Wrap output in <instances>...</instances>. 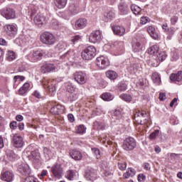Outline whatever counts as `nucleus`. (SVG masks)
Listing matches in <instances>:
<instances>
[{"label": "nucleus", "instance_id": "412c9836", "mask_svg": "<svg viewBox=\"0 0 182 182\" xmlns=\"http://www.w3.org/2000/svg\"><path fill=\"white\" fill-rule=\"evenodd\" d=\"M68 11L73 14L76 15L80 12V9L79 8V4L77 3H70L68 7Z\"/></svg>", "mask_w": 182, "mask_h": 182}, {"label": "nucleus", "instance_id": "680f3d73", "mask_svg": "<svg viewBox=\"0 0 182 182\" xmlns=\"http://www.w3.org/2000/svg\"><path fill=\"white\" fill-rule=\"evenodd\" d=\"M177 21H178V17L173 16L171 18V25H176L177 23Z\"/></svg>", "mask_w": 182, "mask_h": 182}, {"label": "nucleus", "instance_id": "f704fd0d", "mask_svg": "<svg viewBox=\"0 0 182 182\" xmlns=\"http://www.w3.org/2000/svg\"><path fill=\"white\" fill-rule=\"evenodd\" d=\"M151 80H153L154 83H156L157 85H160V83L161 82L160 75L157 73H154L152 74Z\"/></svg>", "mask_w": 182, "mask_h": 182}, {"label": "nucleus", "instance_id": "864d4df0", "mask_svg": "<svg viewBox=\"0 0 182 182\" xmlns=\"http://www.w3.org/2000/svg\"><path fill=\"white\" fill-rule=\"evenodd\" d=\"M146 116H147L146 111L139 112L135 114V117H146Z\"/></svg>", "mask_w": 182, "mask_h": 182}, {"label": "nucleus", "instance_id": "ea45409f", "mask_svg": "<svg viewBox=\"0 0 182 182\" xmlns=\"http://www.w3.org/2000/svg\"><path fill=\"white\" fill-rule=\"evenodd\" d=\"M43 153L46 159L47 160H50V157H52V151L48 147L43 148Z\"/></svg>", "mask_w": 182, "mask_h": 182}, {"label": "nucleus", "instance_id": "72a5a7b5", "mask_svg": "<svg viewBox=\"0 0 182 182\" xmlns=\"http://www.w3.org/2000/svg\"><path fill=\"white\" fill-rule=\"evenodd\" d=\"M136 175V170L132 168H129L128 171L124 173V178H129V177H133Z\"/></svg>", "mask_w": 182, "mask_h": 182}, {"label": "nucleus", "instance_id": "c03bdc74", "mask_svg": "<svg viewBox=\"0 0 182 182\" xmlns=\"http://www.w3.org/2000/svg\"><path fill=\"white\" fill-rule=\"evenodd\" d=\"M94 126H95V127H97V130H105V124L102 123V122H99L97 121L94 122Z\"/></svg>", "mask_w": 182, "mask_h": 182}, {"label": "nucleus", "instance_id": "e2e57ef3", "mask_svg": "<svg viewBox=\"0 0 182 182\" xmlns=\"http://www.w3.org/2000/svg\"><path fill=\"white\" fill-rule=\"evenodd\" d=\"M144 180H146V176H144V174L140 173L138 175V181L139 182H143V181H144Z\"/></svg>", "mask_w": 182, "mask_h": 182}, {"label": "nucleus", "instance_id": "8fccbe9b", "mask_svg": "<svg viewBox=\"0 0 182 182\" xmlns=\"http://www.w3.org/2000/svg\"><path fill=\"white\" fill-rule=\"evenodd\" d=\"M129 70H131L132 73H136V72L139 70V64H132L129 67Z\"/></svg>", "mask_w": 182, "mask_h": 182}, {"label": "nucleus", "instance_id": "b1692460", "mask_svg": "<svg viewBox=\"0 0 182 182\" xmlns=\"http://www.w3.org/2000/svg\"><path fill=\"white\" fill-rule=\"evenodd\" d=\"M119 11L120 15H127L129 13V6L126 3H120L119 5Z\"/></svg>", "mask_w": 182, "mask_h": 182}, {"label": "nucleus", "instance_id": "4be33fe9", "mask_svg": "<svg viewBox=\"0 0 182 182\" xmlns=\"http://www.w3.org/2000/svg\"><path fill=\"white\" fill-rule=\"evenodd\" d=\"M56 66L53 64H45L41 67L43 73H49V72H55Z\"/></svg>", "mask_w": 182, "mask_h": 182}, {"label": "nucleus", "instance_id": "bf43d9fd", "mask_svg": "<svg viewBox=\"0 0 182 182\" xmlns=\"http://www.w3.org/2000/svg\"><path fill=\"white\" fill-rule=\"evenodd\" d=\"M10 129L13 130H16L18 129V122L16 121H13L10 123Z\"/></svg>", "mask_w": 182, "mask_h": 182}, {"label": "nucleus", "instance_id": "393cba45", "mask_svg": "<svg viewBox=\"0 0 182 182\" xmlns=\"http://www.w3.org/2000/svg\"><path fill=\"white\" fill-rule=\"evenodd\" d=\"M97 175L96 174V171L95 170H91L85 173V178L90 181H94V180H96V177Z\"/></svg>", "mask_w": 182, "mask_h": 182}, {"label": "nucleus", "instance_id": "0eeeda50", "mask_svg": "<svg viewBox=\"0 0 182 182\" xmlns=\"http://www.w3.org/2000/svg\"><path fill=\"white\" fill-rule=\"evenodd\" d=\"M74 80L79 85H85L87 82V75L82 71H76L74 74Z\"/></svg>", "mask_w": 182, "mask_h": 182}, {"label": "nucleus", "instance_id": "6e6d98bb", "mask_svg": "<svg viewBox=\"0 0 182 182\" xmlns=\"http://www.w3.org/2000/svg\"><path fill=\"white\" fill-rule=\"evenodd\" d=\"M177 29L174 27H171L168 30V32L166 33L168 35H170L171 36H173L176 33V31Z\"/></svg>", "mask_w": 182, "mask_h": 182}, {"label": "nucleus", "instance_id": "5701e85b", "mask_svg": "<svg viewBox=\"0 0 182 182\" xmlns=\"http://www.w3.org/2000/svg\"><path fill=\"white\" fill-rule=\"evenodd\" d=\"M112 31L114 35H117L118 36H123L126 32L124 27L119 26L112 27Z\"/></svg>", "mask_w": 182, "mask_h": 182}, {"label": "nucleus", "instance_id": "9b49d317", "mask_svg": "<svg viewBox=\"0 0 182 182\" xmlns=\"http://www.w3.org/2000/svg\"><path fill=\"white\" fill-rule=\"evenodd\" d=\"M5 31L9 36H15L16 33H18V26L15 23L6 24Z\"/></svg>", "mask_w": 182, "mask_h": 182}, {"label": "nucleus", "instance_id": "3c124183", "mask_svg": "<svg viewBox=\"0 0 182 182\" xmlns=\"http://www.w3.org/2000/svg\"><path fill=\"white\" fill-rule=\"evenodd\" d=\"M80 39H82L80 36L77 35V36L72 37L71 42H73V45H75V43H77V42H79V41H80Z\"/></svg>", "mask_w": 182, "mask_h": 182}, {"label": "nucleus", "instance_id": "2f4dec72", "mask_svg": "<svg viewBox=\"0 0 182 182\" xmlns=\"http://www.w3.org/2000/svg\"><path fill=\"white\" fill-rule=\"evenodd\" d=\"M148 53L149 55H153L154 56H156L157 55V53H159V46L154 45V46H151L148 49Z\"/></svg>", "mask_w": 182, "mask_h": 182}, {"label": "nucleus", "instance_id": "49530a36", "mask_svg": "<svg viewBox=\"0 0 182 182\" xmlns=\"http://www.w3.org/2000/svg\"><path fill=\"white\" fill-rule=\"evenodd\" d=\"M16 55L14 51H9L7 53L6 59L7 60H9L10 62L15 60Z\"/></svg>", "mask_w": 182, "mask_h": 182}, {"label": "nucleus", "instance_id": "4468645a", "mask_svg": "<svg viewBox=\"0 0 182 182\" xmlns=\"http://www.w3.org/2000/svg\"><path fill=\"white\" fill-rule=\"evenodd\" d=\"M18 170L19 173H21V174H23V176H29V174H31V173L29 165L25 163L18 165Z\"/></svg>", "mask_w": 182, "mask_h": 182}, {"label": "nucleus", "instance_id": "6e6552de", "mask_svg": "<svg viewBox=\"0 0 182 182\" xmlns=\"http://www.w3.org/2000/svg\"><path fill=\"white\" fill-rule=\"evenodd\" d=\"M89 41L91 43L100 42L102 41V31L99 30L92 31L89 36Z\"/></svg>", "mask_w": 182, "mask_h": 182}, {"label": "nucleus", "instance_id": "37998d69", "mask_svg": "<svg viewBox=\"0 0 182 182\" xmlns=\"http://www.w3.org/2000/svg\"><path fill=\"white\" fill-rule=\"evenodd\" d=\"M159 134H160V130L156 129V130L154 131L149 135L150 140H154V139H157Z\"/></svg>", "mask_w": 182, "mask_h": 182}, {"label": "nucleus", "instance_id": "aec40b11", "mask_svg": "<svg viewBox=\"0 0 182 182\" xmlns=\"http://www.w3.org/2000/svg\"><path fill=\"white\" fill-rule=\"evenodd\" d=\"M70 156L71 158L73 159V160L77 161L82 160V157H83V156L82 155V152L76 149L70 150Z\"/></svg>", "mask_w": 182, "mask_h": 182}, {"label": "nucleus", "instance_id": "2eb2a0df", "mask_svg": "<svg viewBox=\"0 0 182 182\" xmlns=\"http://www.w3.org/2000/svg\"><path fill=\"white\" fill-rule=\"evenodd\" d=\"M33 22L37 26H41V25H45L48 21L45 16L38 14L34 17Z\"/></svg>", "mask_w": 182, "mask_h": 182}, {"label": "nucleus", "instance_id": "a878e982", "mask_svg": "<svg viewBox=\"0 0 182 182\" xmlns=\"http://www.w3.org/2000/svg\"><path fill=\"white\" fill-rule=\"evenodd\" d=\"M148 33H149L150 36L154 39H159V33L156 31V28L152 26H150L147 28Z\"/></svg>", "mask_w": 182, "mask_h": 182}, {"label": "nucleus", "instance_id": "de8ad7c7", "mask_svg": "<svg viewBox=\"0 0 182 182\" xmlns=\"http://www.w3.org/2000/svg\"><path fill=\"white\" fill-rule=\"evenodd\" d=\"M79 95H77L75 92H71L68 97V99L70 102H75V100H77Z\"/></svg>", "mask_w": 182, "mask_h": 182}, {"label": "nucleus", "instance_id": "5fc2aeb1", "mask_svg": "<svg viewBox=\"0 0 182 182\" xmlns=\"http://www.w3.org/2000/svg\"><path fill=\"white\" fill-rule=\"evenodd\" d=\"M118 167L119 170H122V171L126 170V168L127 167V164L126 162L118 163Z\"/></svg>", "mask_w": 182, "mask_h": 182}, {"label": "nucleus", "instance_id": "052dcab7", "mask_svg": "<svg viewBox=\"0 0 182 182\" xmlns=\"http://www.w3.org/2000/svg\"><path fill=\"white\" fill-rule=\"evenodd\" d=\"M48 176V171L43 170L40 174H38V178L42 180L44 177H46Z\"/></svg>", "mask_w": 182, "mask_h": 182}, {"label": "nucleus", "instance_id": "f257e3e1", "mask_svg": "<svg viewBox=\"0 0 182 182\" xmlns=\"http://www.w3.org/2000/svg\"><path fill=\"white\" fill-rule=\"evenodd\" d=\"M24 154L31 160L34 164H38L41 161V154L38 151H31V148H26L24 151Z\"/></svg>", "mask_w": 182, "mask_h": 182}, {"label": "nucleus", "instance_id": "69168bd1", "mask_svg": "<svg viewBox=\"0 0 182 182\" xmlns=\"http://www.w3.org/2000/svg\"><path fill=\"white\" fill-rule=\"evenodd\" d=\"M149 22V18L148 17H141L140 20V23L142 25H146V23Z\"/></svg>", "mask_w": 182, "mask_h": 182}, {"label": "nucleus", "instance_id": "20e7f679", "mask_svg": "<svg viewBox=\"0 0 182 182\" xmlns=\"http://www.w3.org/2000/svg\"><path fill=\"white\" fill-rule=\"evenodd\" d=\"M41 42L44 45L52 46L56 42L55 36L49 32H44L41 36Z\"/></svg>", "mask_w": 182, "mask_h": 182}, {"label": "nucleus", "instance_id": "c85d7f7f", "mask_svg": "<svg viewBox=\"0 0 182 182\" xmlns=\"http://www.w3.org/2000/svg\"><path fill=\"white\" fill-rule=\"evenodd\" d=\"M116 14L113 11H109L104 15L103 21L105 22H109V21H112V19H114L115 18Z\"/></svg>", "mask_w": 182, "mask_h": 182}, {"label": "nucleus", "instance_id": "f3484780", "mask_svg": "<svg viewBox=\"0 0 182 182\" xmlns=\"http://www.w3.org/2000/svg\"><path fill=\"white\" fill-rule=\"evenodd\" d=\"M14 173L7 171L5 172L1 173V178L3 180V181H6V182H11L14 181Z\"/></svg>", "mask_w": 182, "mask_h": 182}, {"label": "nucleus", "instance_id": "f03ea898", "mask_svg": "<svg viewBox=\"0 0 182 182\" xmlns=\"http://www.w3.org/2000/svg\"><path fill=\"white\" fill-rule=\"evenodd\" d=\"M81 56L84 60H90L96 56V48L93 46H88L81 53Z\"/></svg>", "mask_w": 182, "mask_h": 182}, {"label": "nucleus", "instance_id": "1a4fd4ad", "mask_svg": "<svg viewBox=\"0 0 182 182\" xmlns=\"http://www.w3.org/2000/svg\"><path fill=\"white\" fill-rule=\"evenodd\" d=\"M96 65L98 68H100V69H106V68L110 65V61H109V58L102 55L97 58Z\"/></svg>", "mask_w": 182, "mask_h": 182}, {"label": "nucleus", "instance_id": "39448f33", "mask_svg": "<svg viewBox=\"0 0 182 182\" xmlns=\"http://www.w3.org/2000/svg\"><path fill=\"white\" fill-rule=\"evenodd\" d=\"M122 147L126 151H132L136 148V140L133 137H128L123 141Z\"/></svg>", "mask_w": 182, "mask_h": 182}, {"label": "nucleus", "instance_id": "ddd939ff", "mask_svg": "<svg viewBox=\"0 0 182 182\" xmlns=\"http://www.w3.org/2000/svg\"><path fill=\"white\" fill-rule=\"evenodd\" d=\"M44 89H48L49 90V93L50 96H55V93H56V87L54 83H52L51 80H48L43 83Z\"/></svg>", "mask_w": 182, "mask_h": 182}, {"label": "nucleus", "instance_id": "4c0bfd02", "mask_svg": "<svg viewBox=\"0 0 182 182\" xmlns=\"http://www.w3.org/2000/svg\"><path fill=\"white\" fill-rule=\"evenodd\" d=\"M119 97L122 100L127 102V103H130L132 100V95H130V94H122Z\"/></svg>", "mask_w": 182, "mask_h": 182}, {"label": "nucleus", "instance_id": "473e14b6", "mask_svg": "<svg viewBox=\"0 0 182 182\" xmlns=\"http://www.w3.org/2000/svg\"><path fill=\"white\" fill-rule=\"evenodd\" d=\"M101 98L105 102H110V100H113L114 99V96L109 92H105L101 95Z\"/></svg>", "mask_w": 182, "mask_h": 182}, {"label": "nucleus", "instance_id": "13d9d810", "mask_svg": "<svg viewBox=\"0 0 182 182\" xmlns=\"http://www.w3.org/2000/svg\"><path fill=\"white\" fill-rule=\"evenodd\" d=\"M24 182H38V179L33 176H28L25 178Z\"/></svg>", "mask_w": 182, "mask_h": 182}, {"label": "nucleus", "instance_id": "c756f323", "mask_svg": "<svg viewBox=\"0 0 182 182\" xmlns=\"http://www.w3.org/2000/svg\"><path fill=\"white\" fill-rule=\"evenodd\" d=\"M106 76L108 77V79H110V80H114L115 79H117L119 75L115 71L108 70L106 72Z\"/></svg>", "mask_w": 182, "mask_h": 182}, {"label": "nucleus", "instance_id": "dca6fc26", "mask_svg": "<svg viewBox=\"0 0 182 182\" xmlns=\"http://www.w3.org/2000/svg\"><path fill=\"white\" fill-rule=\"evenodd\" d=\"M132 50L135 53L141 52L143 50V44L139 40L134 38L132 41Z\"/></svg>", "mask_w": 182, "mask_h": 182}, {"label": "nucleus", "instance_id": "09e8293b", "mask_svg": "<svg viewBox=\"0 0 182 182\" xmlns=\"http://www.w3.org/2000/svg\"><path fill=\"white\" fill-rule=\"evenodd\" d=\"M113 114L117 119H122V116H123L122 109H114Z\"/></svg>", "mask_w": 182, "mask_h": 182}, {"label": "nucleus", "instance_id": "7ed1b4c3", "mask_svg": "<svg viewBox=\"0 0 182 182\" xmlns=\"http://www.w3.org/2000/svg\"><path fill=\"white\" fill-rule=\"evenodd\" d=\"M0 15L7 21H9L16 18V11L12 8L6 7L0 9Z\"/></svg>", "mask_w": 182, "mask_h": 182}, {"label": "nucleus", "instance_id": "774afa93", "mask_svg": "<svg viewBox=\"0 0 182 182\" xmlns=\"http://www.w3.org/2000/svg\"><path fill=\"white\" fill-rule=\"evenodd\" d=\"M68 118L71 123H73V122H75V116H73L72 114H69Z\"/></svg>", "mask_w": 182, "mask_h": 182}, {"label": "nucleus", "instance_id": "bb28decb", "mask_svg": "<svg viewBox=\"0 0 182 182\" xmlns=\"http://www.w3.org/2000/svg\"><path fill=\"white\" fill-rule=\"evenodd\" d=\"M29 87H31V84H29L28 82L24 83L18 90L19 95H21V96H23V95H26L27 92L29 90Z\"/></svg>", "mask_w": 182, "mask_h": 182}, {"label": "nucleus", "instance_id": "79ce46f5", "mask_svg": "<svg viewBox=\"0 0 182 182\" xmlns=\"http://www.w3.org/2000/svg\"><path fill=\"white\" fill-rule=\"evenodd\" d=\"M178 50H174L172 51L171 53V60H172V62H176L177 60H178Z\"/></svg>", "mask_w": 182, "mask_h": 182}, {"label": "nucleus", "instance_id": "a19ab883", "mask_svg": "<svg viewBox=\"0 0 182 182\" xmlns=\"http://www.w3.org/2000/svg\"><path fill=\"white\" fill-rule=\"evenodd\" d=\"M75 133H77V134H84V133H86V128L85 127V125L83 124L79 125L77 127Z\"/></svg>", "mask_w": 182, "mask_h": 182}, {"label": "nucleus", "instance_id": "e433bc0d", "mask_svg": "<svg viewBox=\"0 0 182 182\" xmlns=\"http://www.w3.org/2000/svg\"><path fill=\"white\" fill-rule=\"evenodd\" d=\"M6 154L9 160H10L11 161H14V160L15 159V157H16V155L12 150L7 149L6 151Z\"/></svg>", "mask_w": 182, "mask_h": 182}, {"label": "nucleus", "instance_id": "58836bf2", "mask_svg": "<svg viewBox=\"0 0 182 182\" xmlns=\"http://www.w3.org/2000/svg\"><path fill=\"white\" fill-rule=\"evenodd\" d=\"M131 10L134 14V15H139L141 12V8L136 4H132L131 6Z\"/></svg>", "mask_w": 182, "mask_h": 182}, {"label": "nucleus", "instance_id": "7c9ffc66", "mask_svg": "<svg viewBox=\"0 0 182 182\" xmlns=\"http://www.w3.org/2000/svg\"><path fill=\"white\" fill-rule=\"evenodd\" d=\"M68 4V0H55V5L59 9H62L66 6Z\"/></svg>", "mask_w": 182, "mask_h": 182}, {"label": "nucleus", "instance_id": "603ef678", "mask_svg": "<svg viewBox=\"0 0 182 182\" xmlns=\"http://www.w3.org/2000/svg\"><path fill=\"white\" fill-rule=\"evenodd\" d=\"M119 90L121 92H124L127 90V85L126 83H120L118 87Z\"/></svg>", "mask_w": 182, "mask_h": 182}, {"label": "nucleus", "instance_id": "4d7b16f0", "mask_svg": "<svg viewBox=\"0 0 182 182\" xmlns=\"http://www.w3.org/2000/svg\"><path fill=\"white\" fill-rule=\"evenodd\" d=\"M92 151H94L96 159H100V150L97 148H94L92 149Z\"/></svg>", "mask_w": 182, "mask_h": 182}, {"label": "nucleus", "instance_id": "9d476101", "mask_svg": "<svg viewBox=\"0 0 182 182\" xmlns=\"http://www.w3.org/2000/svg\"><path fill=\"white\" fill-rule=\"evenodd\" d=\"M51 173L56 178H60L63 174V168L60 164H55L51 168Z\"/></svg>", "mask_w": 182, "mask_h": 182}, {"label": "nucleus", "instance_id": "a18cd8bd", "mask_svg": "<svg viewBox=\"0 0 182 182\" xmlns=\"http://www.w3.org/2000/svg\"><path fill=\"white\" fill-rule=\"evenodd\" d=\"M75 176V172H73V171L72 170H68L65 174V177L66 178H68V180H73V177Z\"/></svg>", "mask_w": 182, "mask_h": 182}, {"label": "nucleus", "instance_id": "f8f14e48", "mask_svg": "<svg viewBox=\"0 0 182 182\" xmlns=\"http://www.w3.org/2000/svg\"><path fill=\"white\" fill-rule=\"evenodd\" d=\"M42 56H43V55L41 51H33L28 55V60L30 62H38V60H41Z\"/></svg>", "mask_w": 182, "mask_h": 182}, {"label": "nucleus", "instance_id": "0e129e2a", "mask_svg": "<svg viewBox=\"0 0 182 182\" xmlns=\"http://www.w3.org/2000/svg\"><path fill=\"white\" fill-rule=\"evenodd\" d=\"M17 79H19V80L23 82V80H25V77L23 75H16L14 77V82H16Z\"/></svg>", "mask_w": 182, "mask_h": 182}, {"label": "nucleus", "instance_id": "c9c22d12", "mask_svg": "<svg viewBox=\"0 0 182 182\" xmlns=\"http://www.w3.org/2000/svg\"><path fill=\"white\" fill-rule=\"evenodd\" d=\"M166 58H167V54L166 51H161L159 54H156L157 60L159 62H163V60H166Z\"/></svg>", "mask_w": 182, "mask_h": 182}, {"label": "nucleus", "instance_id": "cd10ccee", "mask_svg": "<svg viewBox=\"0 0 182 182\" xmlns=\"http://www.w3.org/2000/svg\"><path fill=\"white\" fill-rule=\"evenodd\" d=\"M182 79V71H178L177 73L171 74L170 80L173 82H180Z\"/></svg>", "mask_w": 182, "mask_h": 182}, {"label": "nucleus", "instance_id": "338daca9", "mask_svg": "<svg viewBox=\"0 0 182 182\" xmlns=\"http://www.w3.org/2000/svg\"><path fill=\"white\" fill-rule=\"evenodd\" d=\"M33 96H35V97H37V99H41V97H42L41 92H39V91H38V90H36L33 92Z\"/></svg>", "mask_w": 182, "mask_h": 182}, {"label": "nucleus", "instance_id": "a211bd4d", "mask_svg": "<svg viewBox=\"0 0 182 182\" xmlns=\"http://www.w3.org/2000/svg\"><path fill=\"white\" fill-rule=\"evenodd\" d=\"M52 114H62L65 112V107L60 105H57L50 109Z\"/></svg>", "mask_w": 182, "mask_h": 182}, {"label": "nucleus", "instance_id": "423d86ee", "mask_svg": "<svg viewBox=\"0 0 182 182\" xmlns=\"http://www.w3.org/2000/svg\"><path fill=\"white\" fill-rule=\"evenodd\" d=\"M12 141L14 147L16 149H21L25 146V141H23V138L19 134H13L11 135Z\"/></svg>", "mask_w": 182, "mask_h": 182}, {"label": "nucleus", "instance_id": "6ab92c4d", "mask_svg": "<svg viewBox=\"0 0 182 182\" xmlns=\"http://www.w3.org/2000/svg\"><path fill=\"white\" fill-rule=\"evenodd\" d=\"M87 26V20L86 18H79L75 23V29H84Z\"/></svg>", "mask_w": 182, "mask_h": 182}]
</instances>
